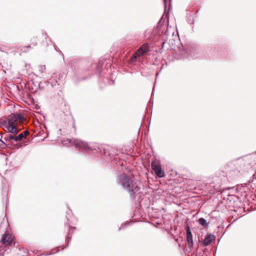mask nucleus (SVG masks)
I'll use <instances>...</instances> for the list:
<instances>
[{"label":"nucleus","mask_w":256,"mask_h":256,"mask_svg":"<svg viewBox=\"0 0 256 256\" xmlns=\"http://www.w3.org/2000/svg\"><path fill=\"white\" fill-rule=\"evenodd\" d=\"M116 180L117 183L126 190L130 192H135L140 190L138 184L133 180L132 176L123 173L119 174Z\"/></svg>","instance_id":"obj_1"},{"label":"nucleus","mask_w":256,"mask_h":256,"mask_svg":"<svg viewBox=\"0 0 256 256\" xmlns=\"http://www.w3.org/2000/svg\"><path fill=\"white\" fill-rule=\"evenodd\" d=\"M64 144L68 145L69 146H74L76 148L79 150H92L88 144L80 140L74 138H68L62 142Z\"/></svg>","instance_id":"obj_2"},{"label":"nucleus","mask_w":256,"mask_h":256,"mask_svg":"<svg viewBox=\"0 0 256 256\" xmlns=\"http://www.w3.org/2000/svg\"><path fill=\"white\" fill-rule=\"evenodd\" d=\"M4 140L8 143L10 147L14 149H19L22 146V144L18 142L17 134H8L4 138Z\"/></svg>","instance_id":"obj_3"},{"label":"nucleus","mask_w":256,"mask_h":256,"mask_svg":"<svg viewBox=\"0 0 256 256\" xmlns=\"http://www.w3.org/2000/svg\"><path fill=\"white\" fill-rule=\"evenodd\" d=\"M151 165L152 170L157 176L160 178H163L165 176L164 172L162 170L160 164H157L155 162H152Z\"/></svg>","instance_id":"obj_4"},{"label":"nucleus","mask_w":256,"mask_h":256,"mask_svg":"<svg viewBox=\"0 0 256 256\" xmlns=\"http://www.w3.org/2000/svg\"><path fill=\"white\" fill-rule=\"evenodd\" d=\"M150 51V47L148 43L143 44L136 52V54L140 56Z\"/></svg>","instance_id":"obj_5"},{"label":"nucleus","mask_w":256,"mask_h":256,"mask_svg":"<svg viewBox=\"0 0 256 256\" xmlns=\"http://www.w3.org/2000/svg\"><path fill=\"white\" fill-rule=\"evenodd\" d=\"M2 240L4 244L11 246L14 240V236L10 234L5 233Z\"/></svg>","instance_id":"obj_6"},{"label":"nucleus","mask_w":256,"mask_h":256,"mask_svg":"<svg viewBox=\"0 0 256 256\" xmlns=\"http://www.w3.org/2000/svg\"><path fill=\"white\" fill-rule=\"evenodd\" d=\"M6 128L8 131L11 133V134H18L19 132V130L15 126L13 121L8 120V125Z\"/></svg>","instance_id":"obj_7"},{"label":"nucleus","mask_w":256,"mask_h":256,"mask_svg":"<svg viewBox=\"0 0 256 256\" xmlns=\"http://www.w3.org/2000/svg\"><path fill=\"white\" fill-rule=\"evenodd\" d=\"M24 116L22 115L16 114H12L10 116H9L8 120L10 121H13L14 123L18 120H20V122L24 120Z\"/></svg>","instance_id":"obj_8"},{"label":"nucleus","mask_w":256,"mask_h":256,"mask_svg":"<svg viewBox=\"0 0 256 256\" xmlns=\"http://www.w3.org/2000/svg\"><path fill=\"white\" fill-rule=\"evenodd\" d=\"M186 240L188 242L189 246L192 247L194 244L192 240V235L189 227H187L186 230Z\"/></svg>","instance_id":"obj_9"},{"label":"nucleus","mask_w":256,"mask_h":256,"mask_svg":"<svg viewBox=\"0 0 256 256\" xmlns=\"http://www.w3.org/2000/svg\"><path fill=\"white\" fill-rule=\"evenodd\" d=\"M215 237L212 234H208L206 236L203 240V244L205 246L209 245L213 240H214Z\"/></svg>","instance_id":"obj_10"},{"label":"nucleus","mask_w":256,"mask_h":256,"mask_svg":"<svg viewBox=\"0 0 256 256\" xmlns=\"http://www.w3.org/2000/svg\"><path fill=\"white\" fill-rule=\"evenodd\" d=\"M58 84V82L54 79H50L46 82V86L51 87L52 88H56Z\"/></svg>","instance_id":"obj_11"},{"label":"nucleus","mask_w":256,"mask_h":256,"mask_svg":"<svg viewBox=\"0 0 256 256\" xmlns=\"http://www.w3.org/2000/svg\"><path fill=\"white\" fill-rule=\"evenodd\" d=\"M248 175L250 177L248 182H252L254 180H256V170H254L250 168L248 172Z\"/></svg>","instance_id":"obj_12"},{"label":"nucleus","mask_w":256,"mask_h":256,"mask_svg":"<svg viewBox=\"0 0 256 256\" xmlns=\"http://www.w3.org/2000/svg\"><path fill=\"white\" fill-rule=\"evenodd\" d=\"M44 36L45 39L46 40V46H49L50 45H52L54 48V46L52 44L51 40L50 39L48 40V36L46 32L44 34Z\"/></svg>","instance_id":"obj_13"},{"label":"nucleus","mask_w":256,"mask_h":256,"mask_svg":"<svg viewBox=\"0 0 256 256\" xmlns=\"http://www.w3.org/2000/svg\"><path fill=\"white\" fill-rule=\"evenodd\" d=\"M8 144L5 143L3 140H0V148H5L8 147Z\"/></svg>","instance_id":"obj_14"},{"label":"nucleus","mask_w":256,"mask_h":256,"mask_svg":"<svg viewBox=\"0 0 256 256\" xmlns=\"http://www.w3.org/2000/svg\"><path fill=\"white\" fill-rule=\"evenodd\" d=\"M46 70V66L44 65H40L38 66V71L40 73L42 74Z\"/></svg>","instance_id":"obj_15"},{"label":"nucleus","mask_w":256,"mask_h":256,"mask_svg":"<svg viewBox=\"0 0 256 256\" xmlns=\"http://www.w3.org/2000/svg\"><path fill=\"white\" fill-rule=\"evenodd\" d=\"M198 222L202 226H206V220L204 218H200L198 220Z\"/></svg>","instance_id":"obj_16"},{"label":"nucleus","mask_w":256,"mask_h":256,"mask_svg":"<svg viewBox=\"0 0 256 256\" xmlns=\"http://www.w3.org/2000/svg\"><path fill=\"white\" fill-rule=\"evenodd\" d=\"M18 136V139L20 140V141L21 140H22L23 138H24V136H23V134L22 133H20L18 134H17Z\"/></svg>","instance_id":"obj_17"},{"label":"nucleus","mask_w":256,"mask_h":256,"mask_svg":"<svg viewBox=\"0 0 256 256\" xmlns=\"http://www.w3.org/2000/svg\"><path fill=\"white\" fill-rule=\"evenodd\" d=\"M30 48V46H24L22 50L26 52H27L28 50V48Z\"/></svg>","instance_id":"obj_18"},{"label":"nucleus","mask_w":256,"mask_h":256,"mask_svg":"<svg viewBox=\"0 0 256 256\" xmlns=\"http://www.w3.org/2000/svg\"><path fill=\"white\" fill-rule=\"evenodd\" d=\"M22 133L24 138H26V136L29 134V132L28 130H24Z\"/></svg>","instance_id":"obj_19"},{"label":"nucleus","mask_w":256,"mask_h":256,"mask_svg":"<svg viewBox=\"0 0 256 256\" xmlns=\"http://www.w3.org/2000/svg\"><path fill=\"white\" fill-rule=\"evenodd\" d=\"M137 56H138L136 54V53L134 54L132 57V60H135Z\"/></svg>","instance_id":"obj_20"},{"label":"nucleus","mask_w":256,"mask_h":256,"mask_svg":"<svg viewBox=\"0 0 256 256\" xmlns=\"http://www.w3.org/2000/svg\"><path fill=\"white\" fill-rule=\"evenodd\" d=\"M190 58H196V57L194 56V55H192V54H190V55L189 56Z\"/></svg>","instance_id":"obj_21"},{"label":"nucleus","mask_w":256,"mask_h":256,"mask_svg":"<svg viewBox=\"0 0 256 256\" xmlns=\"http://www.w3.org/2000/svg\"><path fill=\"white\" fill-rule=\"evenodd\" d=\"M164 0V8H166V0Z\"/></svg>","instance_id":"obj_22"},{"label":"nucleus","mask_w":256,"mask_h":256,"mask_svg":"<svg viewBox=\"0 0 256 256\" xmlns=\"http://www.w3.org/2000/svg\"><path fill=\"white\" fill-rule=\"evenodd\" d=\"M158 27H157V28L156 29L155 34H157V32H157V30H158Z\"/></svg>","instance_id":"obj_23"},{"label":"nucleus","mask_w":256,"mask_h":256,"mask_svg":"<svg viewBox=\"0 0 256 256\" xmlns=\"http://www.w3.org/2000/svg\"><path fill=\"white\" fill-rule=\"evenodd\" d=\"M170 0V1L171 0Z\"/></svg>","instance_id":"obj_24"}]
</instances>
